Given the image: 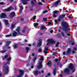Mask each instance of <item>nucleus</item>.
Segmentation results:
<instances>
[{
  "label": "nucleus",
  "instance_id": "obj_37",
  "mask_svg": "<svg viewBox=\"0 0 77 77\" xmlns=\"http://www.w3.org/2000/svg\"><path fill=\"white\" fill-rule=\"evenodd\" d=\"M14 48H16L17 47V45H14Z\"/></svg>",
  "mask_w": 77,
  "mask_h": 77
},
{
  "label": "nucleus",
  "instance_id": "obj_21",
  "mask_svg": "<svg viewBox=\"0 0 77 77\" xmlns=\"http://www.w3.org/2000/svg\"><path fill=\"white\" fill-rule=\"evenodd\" d=\"M54 75H56V69H54L53 71Z\"/></svg>",
  "mask_w": 77,
  "mask_h": 77
},
{
  "label": "nucleus",
  "instance_id": "obj_16",
  "mask_svg": "<svg viewBox=\"0 0 77 77\" xmlns=\"http://www.w3.org/2000/svg\"><path fill=\"white\" fill-rule=\"evenodd\" d=\"M15 13L14 12H12L11 13V14H10V17H11V18H12L13 17H14L15 16Z\"/></svg>",
  "mask_w": 77,
  "mask_h": 77
},
{
  "label": "nucleus",
  "instance_id": "obj_5",
  "mask_svg": "<svg viewBox=\"0 0 77 77\" xmlns=\"http://www.w3.org/2000/svg\"><path fill=\"white\" fill-rule=\"evenodd\" d=\"M48 43L47 44V45H49L50 44H54L55 43V42L53 40V39H48L47 40Z\"/></svg>",
  "mask_w": 77,
  "mask_h": 77
},
{
  "label": "nucleus",
  "instance_id": "obj_17",
  "mask_svg": "<svg viewBox=\"0 0 77 77\" xmlns=\"http://www.w3.org/2000/svg\"><path fill=\"white\" fill-rule=\"evenodd\" d=\"M48 50V48L46 47L45 48V50H44L43 51L45 54H47V51Z\"/></svg>",
  "mask_w": 77,
  "mask_h": 77
},
{
  "label": "nucleus",
  "instance_id": "obj_38",
  "mask_svg": "<svg viewBox=\"0 0 77 77\" xmlns=\"http://www.w3.org/2000/svg\"><path fill=\"white\" fill-rule=\"evenodd\" d=\"M31 59V57H30V55H29V58L28 59V60L29 61Z\"/></svg>",
  "mask_w": 77,
  "mask_h": 77
},
{
  "label": "nucleus",
  "instance_id": "obj_20",
  "mask_svg": "<svg viewBox=\"0 0 77 77\" xmlns=\"http://www.w3.org/2000/svg\"><path fill=\"white\" fill-rule=\"evenodd\" d=\"M47 64L49 66H51V62L49 61L47 63Z\"/></svg>",
  "mask_w": 77,
  "mask_h": 77
},
{
  "label": "nucleus",
  "instance_id": "obj_12",
  "mask_svg": "<svg viewBox=\"0 0 77 77\" xmlns=\"http://www.w3.org/2000/svg\"><path fill=\"white\" fill-rule=\"evenodd\" d=\"M12 9H13V7L12 6H10L9 8L5 9L4 11H10Z\"/></svg>",
  "mask_w": 77,
  "mask_h": 77
},
{
  "label": "nucleus",
  "instance_id": "obj_6",
  "mask_svg": "<svg viewBox=\"0 0 77 77\" xmlns=\"http://www.w3.org/2000/svg\"><path fill=\"white\" fill-rule=\"evenodd\" d=\"M19 72L20 75H17V77H21L24 75V70H19Z\"/></svg>",
  "mask_w": 77,
  "mask_h": 77
},
{
  "label": "nucleus",
  "instance_id": "obj_29",
  "mask_svg": "<svg viewBox=\"0 0 77 77\" xmlns=\"http://www.w3.org/2000/svg\"><path fill=\"white\" fill-rule=\"evenodd\" d=\"M26 52H27V53L28 52L29 50V48L28 47H26Z\"/></svg>",
  "mask_w": 77,
  "mask_h": 77
},
{
  "label": "nucleus",
  "instance_id": "obj_3",
  "mask_svg": "<svg viewBox=\"0 0 77 77\" xmlns=\"http://www.w3.org/2000/svg\"><path fill=\"white\" fill-rule=\"evenodd\" d=\"M32 56H34V58L32 59V66H31V68H34V65L33 64L35 63V61L36 60V57H38V55H37L35 54H34L32 53Z\"/></svg>",
  "mask_w": 77,
  "mask_h": 77
},
{
  "label": "nucleus",
  "instance_id": "obj_61",
  "mask_svg": "<svg viewBox=\"0 0 77 77\" xmlns=\"http://www.w3.org/2000/svg\"><path fill=\"white\" fill-rule=\"evenodd\" d=\"M21 21H23V20H24V19L23 18H21Z\"/></svg>",
  "mask_w": 77,
  "mask_h": 77
},
{
  "label": "nucleus",
  "instance_id": "obj_4",
  "mask_svg": "<svg viewBox=\"0 0 77 77\" xmlns=\"http://www.w3.org/2000/svg\"><path fill=\"white\" fill-rule=\"evenodd\" d=\"M44 60V58L42 57H41L40 58V59L38 61V65L37 66L38 69H41L42 68V62Z\"/></svg>",
  "mask_w": 77,
  "mask_h": 77
},
{
  "label": "nucleus",
  "instance_id": "obj_33",
  "mask_svg": "<svg viewBox=\"0 0 77 77\" xmlns=\"http://www.w3.org/2000/svg\"><path fill=\"white\" fill-rule=\"evenodd\" d=\"M43 21H47V19L46 18H43Z\"/></svg>",
  "mask_w": 77,
  "mask_h": 77
},
{
  "label": "nucleus",
  "instance_id": "obj_56",
  "mask_svg": "<svg viewBox=\"0 0 77 77\" xmlns=\"http://www.w3.org/2000/svg\"><path fill=\"white\" fill-rule=\"evenodd\" d=\"M50 32H51V33H53V31L51 30L50 31Z\"/></svg>",
  "mask_w": 77,
  "mask_h": 77
},
{
  "label": "nucleus",
  "instance_id": "obj_51",
  "mask_svg": "<svg viewBox=\"0 0 77 77\" xmlns=\"http://www.w3.org/2000/svg\"><path fill=\"white\" fill-rule=\"evenodd\" d=\"M58 60V59H55V62H57Z\"/></svg>",
  "mask_w": 77,
  "mask_h": 77
},
{
  "label": "nucleus",
  "instance_id": "obj_23",
  "mask_svg": "<svg viewBox=\"0 0 77 77\" xmlns=\"http://www.w3.org/2000/svg\"><path fill=\"white\" fill-rule=\"evenodd\" d=\"M33 25L35 27H38V24L37 23H34Z\"/></svg>",
  "mask_w": 77,
  "mask_h": 77
},
{
  "label": "nucleus",
  "instance_id": "obj_26",
  "mask_svg": "<svg viewBox=\"0 0 77 77\" xmlns=\"http://www.w3.org/2000/svg\"><path fill=\"white\" fill-rule=\"evenodd\" d=\"M12 58L11 57H9L7 59V60L8 61H11Z\"/></svg>",
  "mask_w": 77,
  "mask_h": 77
},
{
  "label": "nucleus",
  "instance_id": "obj_57",
  "mask_svg": "<svg viewBox=\"0 0 77 77\" xmlns=\"http://www.w3.org/2000/svg\"><path fill=\"white\" fill-rule=\"evenodd\" d=\"M63 54L64 55H65V52H63Z\"/></svg>",
  "mask_w": 77,
  "mask_h": 77
},
{
  "label": "nucleus",
  "instance_id": "obj_49",
  "mask_svg": "<svg viewBox=\"0 0 77 77\" xmlns=\"http://www.w3.org/2000/svg\"><path fill=\"white\" fill-rule=\"evenodd\" d=\"M75 51H72V53H73V54H74V53H75Z\"/></svg>",
  "mask_w": 77,
  "mask_h": 77
},
{
  "label": "nucleus",
  "instance_id": "obj_47",
  "mask_svg": "<svg viewBox=\"0 0 77 77\" xmlns=\"http://www.w3.org/2000/svg\"><path fill=\"white\" fill-rule=\"evenodd\" d=\"M61 35L62 36H64V34L63 32H61Z\"/></svg>",
  "mask_w": 77,
  "mask_h": 77
},
{
  "label": "nucleus",
  "instance_id": "obj_19",
  "mask_svg": "<svg viewBox=\"0 0 77 77\" xmlns=\"http://www.w3.org/2000/svg\"><path fill=\"white\" fill-rule=\"evenodd\" d=\"M11 41H7V42H6V46H8V45H9V44H11Z\"/></svg>",
  "mask_w": 77,
  "mask_h": 77
},
{
  "label": "nucleus",
  "instance_id": "obj_30",
  "mask_svg": "<svg viewBox=\"0 0 77 77\" xmlns=\"http://www.w3.org/2000/svg\"><path fill=\"white\" fill-rule=\"evenodd\" d=\"M5 65H10V63L8 62H7V63H5Z\"/></svg>",
  "mask_w": 77,
  "mask_h": 77
},
{
  "label": "nucleus",
  "instance_id": "obj_50",
  "mask_svg": "<svg viewBox=\"0 0 77 77\" xmlns=\"http://www.w3.org/2000/svg\"><path fill=\"white\" fill-rule=\"evenodd\" d=\"M39 5H42V3L41 2H38Z\"/></svg>",
  "mask_w": 77,
  "mask_h": 77
},
{
  "label": "nucleus",
  "instance_id": "obj_22",
  "mask_svg": "<svg viewBox=\"0 0 77 77\" xmlns=\"http://www.w3.org/2000/svg\"><path fill=\"white\" fill-rule=\"evenodd\" d=\"M4 22L5 23L6 25L8 24V20H4Z\"/></svg>",
  "mask_w": 77,
  "mask_h": 77
},
{
  "label": "nucleus",
  "instance_id": "obj_10",
  "mask_svg": "<svg viewBox=\"0 0 77 77\" xmlns=\"http://www.w3.org/2000/svg\"><path fill=\"white\" fill-rule=\"evenodd\" d=\"M6 14L3 13H2L0 15V17L1 18H6Z\"/></svg>",
  "mask_w": 77,
  "mask_h": 77
},
{
  "label": "nucleus",
  "instance_id": "obj_8",
  "mask_svg": "<svg viewBox=\"0 0 77 77\" xmlns=\"http://www.w3.org/2000/svg\"><path fill=\"white\" fill-rule=\"evenodd\" d=\"M65 15H60V17H59L58 18V20L59 21H61V20H62L63 18L64 17H65Z\"/></svg>",
  "mask_w": 77,
  "mask_h": 77
},
{
  "label": "nucleus",
  "instance_id": "obj_18",
  "mask_svg": "<svg viewBox=\"0 0 77 77\" xmlns=\"http://www.w3.org/2000/svg\"><path fill=\"white\" fill-rule=\"evenodd\" d=\"M70 53H71V49L70 48H68L66 54L67 55H68Z\"/></svg>",
  "mask_w": 77,
  "mask_h": 77
},
{
  "label": "nucleus",
  "instance_id": "obj_9",
  "mask_svg": "<svg viewBox=\"0 0 77 77\" xmlns=\"http://www.w3.org/2000/svg\"><path fill=\"white\" fill-rule=\"evenodd\" d=\"M69 67L71 69H73V72H74V71H75V67L73 66L72 65H69Z\"/></svg>",
  "mask_w": 77,
  "mask_h": 77
},
{
  "label": "nucleus",
  "instance_id": "obj_28",
  "mask_svg": "<svg viewBox=\"0 0 77 77\" xmlns=\"http://www.w3.org/2000/svg\"><path fill=\"white\" fill-rule=\"evenodd\" d=\"M14 27H15V25L12 24L11 26V29L12 30L14 29Z\"/></svg>",
  "mask_w": 77,
  "mask_h": 77
},
{
  "label": "nucleus",
  "instance_id": "obj_64",
  "mask_svg": "<svg viewBox=\"0 0 77 77\" xmlns=\"http://www.w3.org/2000/svg\"><path fill=\"white\" fill-rule=\"evenodd\" d=\"M25 77H27V74L25 75Z\"/></svg>",
  "mask_w": 77,
  "mask_h": 77
},
{
  "label": "nucleus",
  "instance_id": "obj_1",
  "mask_svg": "<svg viewBox=\"0 0 77 77\" xmlns=\"http://www.w3.org/2000/svg\"><path fill=\"white\" fill-rule=\"evenodd\" d=\"M61 25L63 29H66V30L65 31V32L67 36H70V34L69 33V31H68V25L64 22H62Z\"/></svg>",
  "mask_w": 77,
  "mask_h": 77
},
{
  "label": "nucleus",
  "instance_id": "obj_58",
  "mask_svg": "<svg viewBox=\"0 0 77 77\" xmlns=\"http://www.w3.org/2000/svg\"><path fill=\"white\" fill-rule=\"evenodd\" d=\"M71 44L72 45H74V42L72 43Z\"/></svg>",
  "mask_w": 77,
  "mask_h": 77
},
{
  "label": "nucleus",
  "instance_id": "obj_63",
  "mask_svg": "<svg viewBox=\"0 0 77 77\" xmlns=\"http://www.w3.org/2000/svg\"><path fill=\"white\" fill-rule=\"evenodd\" d=\"M74 1L75 2H77V0H74Z\"/></svg>",
  "mask_w": 77,
  "mask_h": 77
},
{
  "label": "nucleus",
  "instance_id": "obj_31",
  "mask_svg": "<svg viewBox=\"0 0 77 77\" xmlns=\"http://www.w3.org/2000/svg\"><path fill=\"white\" fill-rule=\"evenodd\" d=\"M8 56L7 55H5V56H4V58H3V59H6V58H7V57H8Z\"/></svg>",
  "mask_w": 77,
  "mask_h": 77
},
{
  "label": "nucleus",
  "instance_id": "obj_53",
  "mask_svg": "<svg viewBox=\"0 0 77 77\" xmlns=\"http://www.w3.org/2000/svg\"><path fill=\"white\" fill-rule=\"evenodd\" d=\"M73 50H75L76 51V50H77V48H75L74 49H73Z\"/></svg>",
  "mask_w": 77,
  "mask_h": 77
},
{
  "label": "nucleus",
  "instance_id": "obj_44",
  "mask_svg": "<svg viewBox=\"0 0 77 77\" xmlns=\"http://www.w3.org/2000/svg\"><path fill=\"white\" fill-rule=\"evenodd\" d=\"M36 18V16H34L33 18V20H35V19Z\"/></svg>",
  "mask_w": 77,
  "mask_h": 77
},
{
  "label": "nucleus",
  "instance_id": "obj_34",
  "mask_svg": "<svg viewBox=\"0 0 77 77\" xmlns=\"http://www.w3.org/2000/svg\"><path fill=\"white\" fill-rule=\"evenodd\" d=\"M59 42H57V44L56 45V47H57L58 45H59Z\"/></svg>",
  "mask_w": 77,
  "mask_h": 77
},
{
  "label": "nucleus",
  "instance_id": "obj_36",
  "mask_svg": "<svg viewBox=\"0 0 77 77\" xmlns=\"http://www.w3.org/2000/svg\"><path fill=\"white\" fill-rule=\"evenodd\" d=\"M53 18H56V15L55 14H53Z\"/></svg>",
  "mask_w": 77,
  "mask_h": 77
},
{
  "label": "nucleus",
  "instance_id": "obj_46",
  "mask_svg": "<svg viewBox=\"0 0 77 77\" xmlns=\"http://www.w3.org/2000/svg\"><path fill=\"white\" fill-rule=\"evenodd\" d=\"M47 75H48V76H50L51 75V74H50V73H48L47 74Z\"/></svg>",
  "mask_w": 77,
  "mask_h": 77
},
{
  "label": "nucleus",
  "instance_id": "obj_60",
  "mask_svg": "<svg viewBox=\"0 0 77 77\" xmlns=\"http://www.w3.org/2000/svg\"><path fill=\"white\" fill-rule=\"evenodd\" d=\"M28 46H29V47H30V46H31V44H29L28 45Z\"/></svg>",
  "mask_w": 77,
  "mask_h": 77
},
{
  "label": "nucleus",
  "instance_id": "obj_43",
  "mask_svg": "<svg viewBox=\"0 0 77 77\" xmlns=\"http://www.w3.org/2000/svg\"><path fill=\"white\" fill-rule=\"evenodd\" d=\"M57 53L56 52H53V55H55V54H56Z\"/></svg>",
  "mask_w": 77,
  "mask_h": 77
},
{
  "label": "nucleus",
  "instance_id": "obj_62",
  "mask_svg": "<svg viewBox=\"0 0 77 77\" xmlns=\"http://www.w3.org/2000/svg\"><path fill=\"white\" fill-rule=\"evenodd\" d=\"M25 42H27V40H25Z\"/></svg>",
  "mask_w": 77,
  "mask_h": 77
},
{
  "label": "nucleus",
  "instance_id": "obj_41",
  "mask_svg": "<svg viewBox=\"0 0 77 77\" xmlns=\"http://www.w3.org/2000/svg\"><path fill=\"white\" fill-rule=\"evenodd\" d=\"M31 4L32 5H35V4L34 3V2L33 1H32L31 2Z\"/></svg>",
  "mask_w": 77,
  "mask_h": 77
},
{
  "label": "nucleus",
  "instance_id": "obj_32",
  "mask_svg": "<svg viewBox=\"0 0 77 77\" xmlns=\"http://www.w3.org/2000/svg\"><path fill=\"white\" fill-rule=\"evenodd\" d=\"M6 51V50L2 51H0L1 53H5Z\"/></svg>",
  "mask_w": 77,
  "mask_h": 77
},
{
  "label": "nucleus",
  "instance_id": "obj_35",
  "mask_svg": "<svg viewBox=\"0 0 77 77\" xmlns=\"http://www.w3.org/2000/svg\"><path fill=\"white\" fill-rule=\"evenodd\" d=\"M47 12V10H45L43 11V14H45V13H46V12Z\"/></svg>",
  "mask_w": 77,
  "mask_h": 77
},
{
  "label": "nucleus",
  "instance_id": "obj_54",
  "mask_svg": "<svg viewBox=\"0 0 77 77\" xmlns=\"http://www.w3.org/2000/svg\"><path fill=\"white\" fill-rule=\"evenodd\" d=\"M11 47H9V46H8L7 47V48L8 49H11Z\"/></svg>",
  "mask_w": 77,
  "mask_h": 77
},
{
  "label": "nucleus",
  "instance_id": "obj_25",
  "mask_svg": "<svg viewBox=\"0 0 77 77\" xmlns=\"http://www.w3.org/2000/svg\"><path fill=\"white\" fill-rule=\"evenodd\" d=\"M12 36V35L11 34H10L8 35H5V37H6L7 38H8V37H10V36Z\"/></svg>",
  "mask_w": 77,
  "mask_h": 77
},
{
  "label": "nucleus",
  "instance_id": "obj_42",
  "mask_svg": "<svg viewBox=\"0 0 77 77\" xmlns=\"http://www.w3.org/2000/svg\"><path fill=\"white\" fill-rule=\"evenodd\" d=\"M2 28V24H1V22H0V29Z\"/></svg>",
  "mask_w": 77,
  "mask_h": 77
},
{
  "label": "nucleus",
  "instance_id": "obj_24",
  "mask_svg": "<svg viewBox=\"0 0 77 77\" xmlns=\"http://www.w3.org/2000/svg\"><path fill=\"white\" fill-rule=\"evenodd\" d=\"M45 29V27L44 26H42L40 27L41 30H43V29Z\"/></svg>",
  "mask_w": 77,
  "mask_h": 77
},
{
  "label": "nucleus",
  "instance_id": "obj_2",
  "mask_svg": "<svg viewBox=\"0 0 77 77\" xmlns=\"http://www.w3.org/2000/svg\"><path fill=\"white\" fill-rule=\"evenodd\" d=\"M16 30L17 32L16 31H14L12 34H11L13 36L15 37V36H18V35H22L21 33L20 32V27H18Z\"/></svg>",
  "mask_w": 77,
  "mask_h": 77
},
{
  "label": "nucleus",
  "instance_id": "obj_15",
  "mask_svg": "<svg viewBox=\"0 0 77 77\" xmlns=\"http://www.w3.org/2000/svg\"><path fill=\"white\" fill-rule=\"evenodd\" d=\"M30 0H21V1L23 2V5H26L27 3V1H29Z\"/></svg>",
  "mask_w": 77,
  "mask_h": 77
},
{
  "label": "nucleus",
  "instance_id": "obj_45",
  "mask_svg": "<svg viewBox=\"0 0 77 77\" xmlns=\"http://www.w3.org/2000/svg\"><path fill=\"white\" fill-rule=\"evenodd\" d=\"M48 24H49V25H50V26H51V23L50 22H49L48 23Z\"/></svg>",
  "mask_w": 77,
  "mask_h": 77
},
{
  "label": "nucleus",
  "instance_id": "obj_13",
  "mask_svg": "<svg viewBox=\"0 0 77 77\" xmlns=\"http://www.w3.org/2000/svg\"><path fill=\"white\" fill-rule=\"evenodd\" d=\"M42 44V41H41V40H39L38 41V44L37 45V47H40V46H41Z\"/></svg>",
  "mask_w": 77,
  "mask_h": 77
},
{
  "label": "nucleus",
  "instance_id": "obj_59",
  "mask_svg": "<svg viewBox=\"0 0 77 77\" xmlns=\"http://www.w3.org/2000/svg\"><path fill=\"white\" fill-rule=\"evenodd\" d=\"M23 7L22 6H21L20 7V9H23Z\"/></svg>",
  "mask_w": 77,
  "mask_h": 77
},
{
  "label": "nucleus",
  "instance_id": "obj_27",
  "mask_svg": "<svg viewBox=\"0 0 77 77\" xmlns=\"http://www.w3.org/2000/svg\"><path fill=\"white\" fill-rule=\"evenodd\" d=\"M59 2H60V0H58L57 2H56L54 4L55 5H57L58 3H59Z\"/></svg>",
  "mask_w": 77,
  "mask_h": 77
},
{
  "label": "nucleus",
  "instance_id": "obj_48",
  "mask_svg": "<svg viewBox=\"0 0 77 77\" xmlns=\"http://www.w3.org/2000/svg\"><path fill=\"white\" fill-rule=\"evenodd\" d=\"M19 12L21 14V12H22V10L21 9H20L19 10Z\"/></svg>",
  "mask_w": 77,
  "mask_h": 77
},
{
  "label": "nucleus",
  "instance_id": "obj_40",
  "mask_svg": "<svg viewBox=\"0 0 77 77\" xmlns=\"http://www.w3.org/2000/svg\"><path fill=\"white\" fill-rule=\"evenodd\" d=\"M42 51V49H38V52H41Z\"/></svg>",
  "mask_w": 77,
  "mask_h": 77
},
{
  "label": "nucleus",
  "instance_id": "obj_14",
  "mask_svg": "<svg viewBox=\"0 0 77 77\" xmlns=\"http://www.w3.org/2000/svg\"><path fill=\"white\" fill-rule=\"evenodd\" d=\"M64 72L66 73H69V68H66L64 70Z\"/></svg>",
  "mask_w": 77,
  "mask_h": 77
},
{
  "label": "nucleus",
  "instance_id": "obj_11",
  "mask_svg": "<svg viewBox=\"0 0 77 77\" xmlns=\"http://www.w3.org/2000/svg\"><path fill=\"white\" fill-rule=\"evenodd\" d=\"M33 72L35 75H38V74H41V72H40L37 70L33 71Z\"/></svg>",
  "mask_w": 77,
  "mask_h": 77
},
{
  "label": "nucleus",
  "instance_id": "obj_55",
  "mask_svg": "<svg viewBox=\"0 0 77 77\" xmlns=\"http://www.w3.org/2000/svg\"><path fill=\"white\" fill-rule=\"evenodd\" d=\"M0 4L2 5H3V2H0Z\"/></svg>",
  "mask_w": 77,
  "mask_h": 77
},
{
  "label": "nucleus",
  "instance_id": "obj_39",
  "mask_svg": "<svg viewBox=\"0 0 77 77\" xmlns=\"http://www.w3.org/2000/svg\"><path fill=\"white\" fill-rule=\"evenodd\" d=\"M54 14H57V11H53Z\"/></svg>",
  "mask_w": 77,
  "mask_h": 77
},
{
  "label": "nucleus",
  "instance_id": "obj_7",
  "mask_svg": "<svg viewBox=\"0 0 77 77\" xmlns=\"http://www.w3.org/2000/svg\"><path fill=\"white\" fill-rule=\"evenodd\" d=\"M3 71L5 72V74H7L9 71V67L8 66L5 67L4 68Z\"/></svg>",
  "mask_w": 77,
  "mask_h": 77
},
{
  "label": "nucleus",
  "instance_id": "obj_52",
  "mask_svg": "<svg viewBox=\"0 0 77 77\" xmlns=\"http://www.w3.org/2000/svg\"><path fill=\"white\" fill-rule=\"evenodd\" d=\"M55 23H58V21L57 20H55Z\"/></svg>",
  "mask_w": 77,
  "mask_h": 77
}]
</instances>
